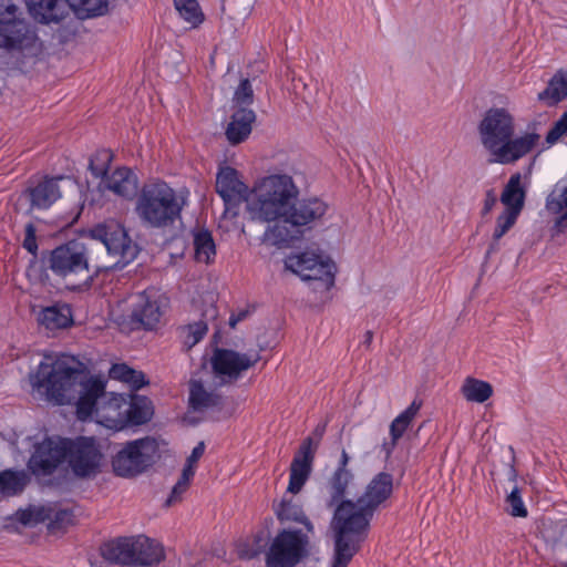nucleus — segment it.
Wrapping results in <instances>:
<instances>
[{
    "label": "nucleus",
    "mask_w": 567,
    "mask_h": 567,
    "mask_svg": "<svg viewBox=\"0 0 567 567\" xmlns=\"http://www.w3.org/2000/svg\"><path fill=\"white\" fill-rule=\"evenodd\" d=\"M81 367V362L72 355L44 354L37 371L30 374V382L58 405L69 404L76 399V416L87 421L95 417L100 402L107 394L106 381L100 377H85Z\"/></svg>",
    "instance_id": "1"
},
{
    "label": "nucleus",
    "mask_w": 567,
    "mask_h": 567,
    "mask_svg": "<svg viewBox=\"0 0 567 567\" xmlns=\"http://www.w3.org/2000/svg\"><path fill=\"white\" fill-rule=\"evenodd\" d=\"M477 128L481 143L491 155V161L502 165L514 164L529 154L540 138L535 132L515 136V118L504 107L488 109Z\"/></svg>",
    "instance_id": "2"
},
{
    "label": "nucleus",
    "mask_w": 567,
    "mask_h": 567,
    "mask_svg": "<svg viewBox=\"0 0 567 567\" xmlns=\"http://www.w3.org/2000/svg\"><path fill=\"white\" fill-rule=\"evenodd\" d=\"M299 194V187L289 174L262 176L250 188L248 214L256 221L281 224Z\"/></svg>",
    "instance_id": "3"
},
{
    "label": "nucleus",
    "mask_w": 567,
    "mask_h": 567,
    "mask_svg": "<svg viewBox=\"0 0 567 567\" xmlns=\"http://www.w3.org/2000/svg\"><path fill=\"white\" fill-rule=\"evenodd\" d=\"M336 507L332 518L334 530V555L331 567H348L365 538L374 513L369 512L359 501H342Z\"/></svg>",
    "instance_id": "4"
},
{
    "label": "nucleus",
    "mask_w": 567,
    "mask_h": 567,
    "mask_svg": "<svg viewBox=\"0 0 567 567\" xmlns=\"http://www.w3.org/2000/svg\"><path fill=\"white\" fill-rule=\"evenodd\" d=\"M329 208V204L318 196L302 198L298 196L281 224L267 227L262 241L278 248L288 247L300 239L306 230H311L321 224Z\"/></svg>",
    "instance_id": "5"
},
{
    "label": "nucleus",
    "mask_w": 567,
    "mask_h": 567,
    "mask_svg": "<svg viewBox=\"0 0 567 567\" xmlns=\"http://www.w3.org/2000/svg\"><path fill=\"white\" fill-rule=\"evenodd\" d=\"M154 415L152 401L136 393L107 392L94 420L106 429L122 431L146 424Z\"/></svg>",
    "instance_id": "6"
},
{
    "label": "nucleus",
    "mask_w": 567,
    "mask_h": 567,
    "mask_svg": "<svg viewBox=\"0 0 567 567\" xmlns=\"http://www.w3.org/2000/svg\"><path fill=\"white\" fill-rule=\"evenodd\" d=\"M45 268L62 279L70 291H85L93 281L89 248L78 240H70L51 250Z\"/></svg>",
    "instance_id": "7"
},
{
    "label": "nucleus",
    "mask_w": 567,
    "mask_h": 567,
    "mask_svg": "<svg viewBox=\"0 0 567 567\" xmlns=\"http://www.w3.org/2000/svg\"><path fill=\"white\" fill-rule=\"evenodd\" d=\"M184 199L165 182L145 186L137 199L140 218L153 228L173 226L181 218Z\"/></svg>",
    "instance_id": "8"
},
{
    "label": "nucleus",
    "mask_w": 567,
    "mask_h": 567,
    "mask_svg": "<svg viewBox=\"0 0 567 567\" xmlns=\"http://www.w3.org/2000/svg\"><path fill=\"white\" fill-rule=\"evenodd\" d=\"M157 454L158 444L153 437L130 441L113 456L112 467L120 477H135L155 463Z\"/></svg>",
    "instance_id": "9"
},
{
    "label": "nucleus",
    "mask_w": 567,
    "mask_h": 567,
    "mask_svg": "<svg viewBox=\"0 0 567 567\" xmlns=\"http://www.w3.org/2000/svg\"><path fill=\"white\" fill-rule=\"evenodd\" d=\"M309 534L300 529L278 532L266 551V567H296L309 555Z\"/></svg>",
    "instance_id": "10"
},
{
    "label": "nucleus",
    "mask_w": 567,
    "mask_h": 567,
    "mask_svg": "<svg viewBox=\"0 0 567 567\" xmlns=\"http://www.w3.org/2000/svg\"><path fill=\"white\" fill-rule=\"evenodd\" d=\"M90 236L103 244L107 254L116 259L114 266L117 268H124L133 262L140 252L137 244L120 223L99 224L90 230Z\"/></svg>",
    "instance_id": "11"
},
{
    "label": "nucleus",
    "mask_w": 567,
    "mask_h": 567,
    "mask_svg": "<svg viewBox=\"0 0 567 567\" xmlns=\"http://www.w3.org/2000/svg\"><path fill=\"white\" fill-rule=\"evenodd\" d=\"M285 268L305 281L318 282L324 290H330L334 286L336 265L319 254L302 251L290 255L285 259Z\"/></svg>",
    "instance_id": "12"
},
{
    "label": "nucleus",
    "mask_w": 567,
    "mask_h": 567,
    "mask_svg": "<svg viewBox=\"0 0 567 567\" xmlns=\"http://www.w3.org/2000/svg\"><path fill=\"white\" fill-rule=\"evenodd\" d=\"M65 443V462L76 477L87 478L100 472L103 454L94 437H66Z\"/></svg>",
    "instance_id": "13"
},
{
    "label": "nucleus",
    "mask_w": 567,
    "mask_h": 567,
    "mask_svg": "<svg viewBox=\"0 0 567 567\" xmlns=\"http://www.w3.org/2000/svg\"><path fill=\"white\" fill-rule=\"evenodd\" d=\"M66 437L45 436L32 446L28 470L35 476H51L65 462Z\"/></svg>",
    "instance_id": "14"
},
{
    "label": "nucleus",
    "mask_w": 567,
    "mask_h": 567,
    "mask_svg": "<svg viewBox=\"0 0 567 567\" xmlns=\"http://www.w3.org/2000/svg\"><path fill=\"white\" fill-rule=\"evenodd\" d=\"M216 193L224 202L225 216L230 218L237 217L243 203H246V209L248 210L250 189L240 179L237 169L230 166H223L218 169L216 175Z\"/></svg>",
    "instance_id": "15"
},
{
    "label": "nucleus",
    "mask_w": 567,
    "mask_h": 567,
    "mask_svg": "<svg viewBox=\"0 0 567 567\" xmlns=\"http://www.w3.org/2000/svg\"><path fill=\"white\" fill-rule=\"evenodd\" d=\"M6 11L11 19L0 18V48L8 51H23L31 49L38 41L35 30L23 19L16 18L18 8L11 3Z\"/></svg>",
    "instance_id": "16"
},
{
    "label": "nucleus",
    "mask_w": 567,
    "mask_h": 567,
    "mask_svg": "<svg viewBox=\"0 0 567 567\" xmlns=\"http://www.w3.org/2000/svg\"><path fill=\"white\" fill-rule=\"evenodd\" d=\"M104 163L97 165L95 159L90 161V169L93 176L102 177L104 187L115 195L124 198H133L137 192V178L127 167L116 168L111 175H107L109 163L112 156L109 152H103Z\"/></svg>",
    "instance_id": "17"
},
{
    "label": "nucleus",
    "mask_w": 567,
    "mask_h": 567,
    "mask_svg": "<svg viewBox=\"0 0 567 567\" xmlns=\"http://www.w3.org/2000/svg\"><path fill=\"white\" fill-rule=\"evenodd\" d=\"M260 352L251 350L245 353L231 349L216 348L212 357V368L216 375L237 380L244 371L260 361Z\"/></svg>",
    "instance_id": "18"
},
{
    "label": "nucleus",
    "mask_w": 567,
    "mask_h": 567,
    "mask_svg": "<svg viewBox=\"0 0 567 567\" xmlns=\"http://www.w3.org/2000/svg\"><path fill=\"white\" fill-rule=\"evenodd\" d=\"M318 445L319 441L308 436L301 442L298 451L295 453L289 472L288 491L290 493H299L308 481Z\"/></svg>",
    "instance_id": "19"
},
{
    "label": "nucleus",
    "mask_w": 567,
    "mask_h": 567,
    "mask_svg": "<svg viewBox=\"0 0 567 567\" xmlns=\"http://www.w3.org/2000/svg\"><path fill=\"white\" fill-rule=\"evenodd\" d=\"M162 317V295L150 287L136 296L133 305L132 319L141 323L145 329H153Z\"/></svg>",
    "instance_id": "20"
},
{
    "label": "nucleus",
    "mask_w": 567,
    "mask_h": 567,
    "mask_svg": "<svg viewBox=\"0 0 567 567\" xmlns=\"http://www.w3.org/2000/svg\"><path fill=\"white\" fill-rule=\"evenodd\" d=\"M393 493V475L388 472L375 474L365 486L363 494L358 498L369 512L375 511L385 503Z\"/></svg>",
    "instance_id": "21"
},
{
    "label": "nucleus",
    "mask_w": 567,
    "mask_h": 567,
    "mask_svg": "<svg viewBox=\"0 0 567 567\" xmlns=\"http://www.w3.org/2000/svg\"><path fill=\"white\" fill-rule=\"evenodd\" d=\"M24 3L29 14L42 24L58 23L68 14L65 0H24Z\"/></svg>",
    "instance_id": "22"
},
{
    "label": "nucleus",
    "mask_w": 567,
    "mask_h": 567,
    "mask_svg": "<svg viewBox=\"0 0 567 567\" xmlns=\"http://www.w3.org/2000/svg\"><path fill=\"white\" fill-rule=\"evenodd\" d=\"M61 179H63L62 176H45L37 185L29 187L27 194L30 199L31 208L39 210L49 209L61 197L59 186Z\"/></svg>",
    "instance_id": "23"
},
{
    "label": "nucleus",
    "mask_w": 567,
    "mask_h": 567,
    "mask_svg": "<svg viewBox=\"0 0 567 567\" xmlns=\"http://www.w3.org/2000/svg\"><path fill=\"white\" fill-rule=\"evenodd\" d=\"M134 536H120L110 539L100 547L104 560L120 566L134 567Z\"/></svg>",
    "instance_id": "24"
},
{
    "label": "nucleus",
    "mask_w": 567,
    "mask_h": 567,
    "mask_svg": "<svg viewBox=\"0 0 567 567\" xmlns=\"http://www.w3.org/2000/svg\"><path fill=\"white\" fill-rule=\"evenodd\" d=\"M134 567L135 566H156L165 559L163 546L156 540L145 536H134Z\"/></svg>",
    "instance_id": "25"
},
{
    "label": "nucleus",
    "mask_w": 567,
    "mask_h": 567,
    "mask_svg": "<svg viewBox=\"0 0 567 567\" xmlns=\"http://www.w3.org/2000/svg\"><path fill=\"white\" fill-rule=\"evenodd\" d=\"M256 114L251 109L239 107L234 112L226 128V137L231 145L243 143L251 133Z\"/></svg>",
    "instance_id": "26"
},
{
    "label": "nucleus",
    "mask_w": 567,
    "mask_h": 567,
    "mask_svg": "<svg viewBox=\"0 0 567 567\" xmlns=\"http://www.w3.org/2000/svg\"><path fill=\"white\" fill-rule=\"evenodd\" d=\"M45 329L54 331L70 328L73 324V311L66 302H55L44 307L38 318Z\"/></svg>",
    "instance_id": "27"
},
{
    "label": "nucleus",
    "mask_w": 567,
    "mask_h": 567,
    "mask_svg": "<svg viewBox=\"0 0 567 567\" xmlns=\"http://www.w3.org/2000/svg\"><path fill=\"white\" fill-rule=\"evenodd\" d=\"M567 99V66L559 68L548 80L537 100L547 106H556Z\"/></svg>",
    "instance_id": "28"
},
{
    "label": "nucleus",
    "mask_w": 567,
    "mask_h": 567,
    "mask_svg": "<svg viewBox=\"0 0 567 567\" xmlns=\"http://www.w3.org/2000/svg\"><path fill=\"white\" fill-rule=\"evenodd\" d=\"M354 475L352 472L333 471L332 475L326 483V491L328 494L327 506L333 507L342 501H347V489L352 483Z\"/></svg>",
    "instance_id": "29"
},
{
    "label": "nucleus",
    "mask_w": 567,
    "mask_h": 567,
    "mask_svg": "<svg viewBox=\"0 0 567 567\" xmlns=\"http://www.w3.org/2000/svg\"><path fill=\"white\" fill-rule=\"evenodd\" d=\"M525 198L526 192L522 186V176L519 173L513 174L502 192L501 202L505 209L522 213Z\"/></svg>",
    "instance_id": "30"
},
{
    "label": "nucleus",
    "mask_w": 567,
    "mask_h": 567,
    "mask_svg": "<svg viewBox=\"0 0 567 567\" xmlns=\"http://www.w3.org/2000/svg\"><path fill=\"white\" fill-rule=\"evenodd\" d=\"M30 481L23 470L7 468L0 471V495L16 496L21 494Z\"/></svg>",
    "instance_id": "31"
},
{
    "label": "nucleus",
    "mask_w": 567,
    "mask_h": 567,
    "mask_svg": "<svg viewBox=\"0 0 567 567\" xmlns=\"http://www.w3.org/2000/svg\"><path fill=\"white\" fill-rule=\"evenodd\" d=\"M188 404L193 411L202 412L220 404V396L205 389L200 381L189 383Z\"/></svg>",
    "instance_id": "32"
},
{
    "label": "nucleus",
    "mask_w": 567,
    "mask_h": 567,
    "mask_svg": "<svg viewBox=\"0 0 567 567\" xmlns=\"http://www.w3.org/2000/svg\"><path fill=\"white\" fill-rule=\"evenodd\" d=\"M110 378L130 385L132 391H137L148 384L145 374L126 363H115L110 369Z\"/></svg>",
    "instance_id": "33"
},
{
    "label": "nucleus",
    "mask_w": 567,
    "mask_h": 567,
    "mask_svg": "<svg viewBox=\"0 0 567 567\" xmlns=\"http://www.w3.org/2000/svg\"><path fill=\"white\" fill-rule=\"evenodd\" d=\"M493 392L491 383L473 377H467L461 386V393L468 402L484 403Z\"/></svg>",
    "instance_id": "34"
},
{
    "label": "nucleus",
    "mask_w": 567,
    "mask_h": 567,
    "mask_svg": "<svg viewBox=\"0 0 567 567\" xmlns=\"http://www.w3.org/2000/svg\"><path fill=\"white\" fill-rule=\"evenodd\" d=\"M195 259L199 262L209 264L216 256V245L212 233L200 229L194 234Z\"/></svg>",
    "instance_id": "35"
},
{
    "label": "nucleus",
    "mask_w": 567,
    "mask_h": 567,
    "mask_svg": "<svg viewBox=\"0 0 567 567\" xmlns=\"http://www.w3.org/2000/svg\"><path fill=\"white\" fill-rule=\"evenodd\" d=\"M277 516L280 520L302 524L307 530L306 533H313V524L307 517L302 507L292 501L282 499L277 508Z\"/></svg>",
    "instance_id": "36"
},
{
    "label": "nucleus",
    "mask_w": 567,
    "mask_h": 567,
    "mask_svg": "<svg viewBox=\"0 0 567 567\" xmlns=\"http://www.w3.org/2000/svg\"><path fill=\"white\" fill-rule=\"evenodd\" d=\"M421 406V401L413 400L412 403L391 422L390 435L394 442H398L403 436Z\"/></svg>",
    "instance_id": "37"
},
{
    "label": "nucleus",
    "mask_w": 567,
    "mask_h": 567,
    "mask_svg": "<svg viewBox=\"0 0 567 567\" xmlns=\"http://www.w3.org/2000/svg\"><path fill=\"white\" fill-rule=\"evenodd\" d=\"M51 505L29 506L16 512V518L24 526H34L47 522L52 516Z\"/></svg>",
    "instance_id": "38"
},
{
    "label": "nucleus",
    "mask_w": 567,
    "mask_h": 567,
    "mask_svg": "<svg viewBox=\"0 0 567 567\" xmlns=\"http://www.w3.org/2000/svg\"><path fill=\"white\" fill-rule=\"evenodd\" d=\"M179 17L192 28H197L204 21V13L197 0H174Z\"/></svg>",
    "instance_id": "39"
},
{
    "label": "nucleus",
    "mask_w": 567,
    "mask_h": 567,
    "mask_svg": "<svg viewBox=\"0 0 567 567\" xmlns=\"http://www.w3.org/2000/svg\"><path fill=\"white\" fill-rule=\"evenodd\" d=\"M68 9L72 8L80 17L91 18L101 16L107 8L106 0H65Z\"/></svg>",
    "instance_id": "40"
},
{
    "label": "nucleus",
    "mask_w": 567,
    "mask_h": 567,
    "mask_svg": "<svg viewBox=\"0 0 567 567\" xmlns=\"http://www.w3.org/2000/svg\"><path fill=\"white\" fill-rule=\"evenodd\" d=\"M546 207L554 214H558L564 208H567V183H558L555 186L547 197Z\"/></svg>",
    "instance_id": "41"
},
{
    "label": "nucleus",
    "mask_w": 567,
    "mask_h": 567,
    "mask_svg": "<svg viewBox=\"0 0 567 567\" xmlns=\"http://www.w3.org/2000/svg\"><path fill=\"white\" fill-rule=\"evenodd\" d=\"M519 215L520 213L504 209L496 219V226L493 234L494 240H499L516 224Z\"/></svg>",
    "instance_id": "42"
},
{
    "label": "nucleus",
    "mask_w": 567,
    "mask_h": 567,
    "mask_svg": "<svg viewBox=\"0 0 567 567\" xmlns=\"http://www.w3.org/2000/svg\"><path fill=\"white\" fill-rule=\"evenodd\" d=\"M53 508L52 516L48 520L50 529H64L72 525L74 522V512L71 508H56L55 505H51Z\"/></svg>",
    "instance_id": "43"
},
{
    "label": "nucleus",
    "mask_w": 567,
    "mask_h": 567,
    "mask_svg": "<svg viewBox=\"0 0 567 567\" xmlns=\"http://www.w3.org/2000/svg\"><path fill=\"white\" fill-rule=\"evenodd\" d=\"M184 331L186 333L184 343L187 346V348H192L206 336L208 331V324L205 320H199L187 324L184 328Z\"/></svg>",
    "instance_id": "44"
},
{
    "label": "nucleus",
    "mask_w": 567,
    "mask_h": 567,
    "mask_svg": "<svg viewBox=\"0 0 567 567\" xmlns=\"http://www.w3.org/2000/svg\"><path fill=\"white\" fill-rule=\"evenodd\" d=\"M234 101L240 107H246V106L252 104L254 90H252L251 83L248 79H244L240 81L239 85L237 86V89L235 91Z\"/></svg>",
    "instance_id": "45"
},
{
    "label": "nucleus",
    "mask_w": 567,
    "mask_h": 567,
    "mask_svg": "<svg viewBox=\"0 0 567 567\" xmlns=\"http://www.w3.org/2000/svg\"><path fill=\"white\" fill-rule=\"evenodd\" d=\"M509 505V514L514 517H526L528 512L523 502L518 487H514L506 498Z\"/></svg>",
    "instance_id": "46"
},
{
    "label": "nucleus",
    "mask_w": 567,
    "mask_h": 567,
    "mask_svg": "<svg viewBox=\"0 0 567 567\" xmlns=\"http://www.w3.org/2000/svg\"><path fill=\"white\" fill-rule=\"evenodd\" d=\"M567 135V111L555 122L546 135L548 144H555L561 136Z\"/></svg>",
    "instance_id": "47"
},
{
    "label": "nucleus",
    "mask_w": 567,
    "mask_h": 567,
    "mask_svg": "<svg viewBox=\"0 0 567 567\" xmlns=\"http://www.w3.org/2000/svg\"><path fill=\"white\" fill-rule=\"evenodd\" d=\"M22 246L28 252L34 256L38 254L37 228L32 223H28L24 227Z\"/></svg>",
    "instance_id": "48"
},
{
    "label": "nucleus",
    "mask_w": 567,
    "mask_h": 567,
    "mask_svg": "<svg viewBox=\"0 0 567 567\" xmlns=\"http://www.w3.org/2000/svg\"><path fill=\"white\" fill-rule=\"evenodd\" d=\"M190 484L184 482L183 480L178 478L176 484L173 486L171 494L168 495L167 499L165 501V506L169 507L176 503H179L183 499L184 494L187 492Z\"/></svg>",
    "instance_id": "49"
},
{
    "label": "nucleus",
    "mask_w": 567,
    "mask_h": 567,
    "mask_svg": "<svg viewBox=\"0 0 567 567\" xmlns=\"http://www.w3.org/2000/svg\"><path fill=\"white\" fill-rule=\"evenodd\" d=\"M496 203H497V196H496L495 190L488 189L485 193V198H484L483 208H482V215L486 216L487 214H489L492 212V209L494 208V206L496 205Z\"/></svg>",
    "instance_id": "50"
},
{
    "label": "nucleus",
    "mask_w": 567,
    "mask_h": 567,
    "mask_svg": "<svg viewBox=\"0 0 567 567\" xmlns=\"http://www.w3.org/2000/svg\"><path fill=\"white\" fill-rule=\"evenodd\" d=\"M205 452V443L199 442L192 451L190 455L187 457L186 462L194 464L197 466V462L203 456Z\"/></svg>",
    "instance_id": "51"
},
{
    "label": "nucleus",
    "mask_w": 567,
    "mask_h": 567,
    "mask_svg": "<svg viewBox=\"0 0 567 567\" xmlns=\"http://www.w3.org/2000/svg\"><path fill=\"white\" fill-rule=\"evenodd\" d=\"M196 467H197L196 465L186 462L183 467L179 478L183 480L184 482L190 484L192 480L195 476Z\"/></svg>",
    "instance_id": "52"
},
{
    "label": "nucleus",
    "mask_w": 567,
    "mask_h": 567,
    "mask_svg": "<svg viewBox=\"0 0 567 567\" xmlns=\"http://www.w3.org/2000/svg\"><path fill=\"white\" fill-rule=\"evenodd\" d=\"M349 462H350V456L348 455L346 450H342L339 462H338V466L334 471L351 472L348 468Z\"/></svg>",
    "instance_id": "53"
},
{
    "label": "nucleus",
    "mask_w": 567,
    "mask_h": 567,
    "mask_svg": "<svg viewBox=\"0 0 567 567\" xmlns=\"http://www.w3.org/2000/svg\"><path fill=\"white\" fill-rule=\"evenodd\" d=\"M555 226L559 229V230H565L567 228V210L557 218L556 223H555Z\"/></svg>",
    "instance_id": "54"
},
{
    "label": "nucleus",
    "mask_w": 567,
    "mask_h": 567,
    "mask_svg": "<svg viewBox=\"0 0 567 567\" xmlns=\"http://www.w3.org/2000/svg\"><path fill=\"white\" fill-rule=\"evenodd\" d=\"M396 443H398V442H394L392 437H391V442H389V443H388V442H384V443H383L382 449H383V451L385 452V456H386V457H389V456L392 454V452H393V450H394V447H395Z\"/></svg>",
    "instance_id": "55"
},
{
    "label": "nucleus",
    "mask_w": 567,
    "mask_h": 567,
    "mask_svg": "<svg viewBox=\"0 0 567 567\" xmlns=\"http://www.w3.org/2000/svg\"><path fill=\"white\" fill-rule=\"evenodd\" d=\"M238 554H239L240 558L251 559L257 555V550L248 551V550H244V549L239 548Z\"/></svg>",
    "instance_id": "56"
},
{
    "label": "nucleus",
    "mask_w": 567,
    "mask_h": 567,
    "mask_svg": "<svg viewBox=\"0 0 567 567\" xmlns=\"http://www.w3.org/2000/svg\"><path fill=\"white\" fill-rule=\"evenodd\" d=\"M372 339H373V332L371 330H368L365 333H364V343L367 346H369L371 342H372Z\"/></svg>",
    "instance_id": "57"
},
{
    "label": "nucleus",
    "mask_w": 567,
    "mask_h": 567,
    "mask_svg": "<svg viewBox=\"0 0 567 567\" xmlns=\"http://www.w3.org/2000/svg\"><path fill=\"white\" fill-rule=\"evenodd\" d=\"M240 322V318H236L235 313H233L230 317H229V326L231 328H235L237 326V323Z\"/></svg>",
    "instance_id": "58"
},
{
    "label": "nucleus",
    "mask_w": 567,
    "mask_h": 567,
    "mask_svg": "<svg viewBox=\"0 0 567 567\" xmlns=\"http://www.w3.org/2000/svg\"><path fill=\"white\" fill-rule=\"evenodd\" d=\"M248 311L246 310H243V311H239L238 313H235L236 318H240V321L244 320L247 316Z\"/></svg>",
    "instance_id": "59"
},
{
    "label": "nucleus",
    "mask_w": 567,
    "mask_h": 567,
    "mask_svg": "<svg viewBox=\"0 0 567 567\" xmlns=\"http://www.w3.org/2000/svg\"><path fill=\"white\" fill-rule=\"evenodd\" d=\"M209 312L212 313V317H215V316H216V313H217V310H216L215 308H212V309L209 310Z\"/></svg>",
    "instance_id": "60"
}]
</instances>
